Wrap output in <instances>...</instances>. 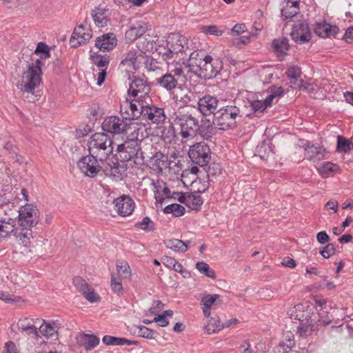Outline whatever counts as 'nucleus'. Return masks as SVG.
Here are the masks:
<instances>
[{
  "label": "nucleus",
  "instance_id": "obj_1",
  "mask_svg": "<svg viewBox=\"0 0 353 353\" xmlns=\"http://www.w3.org/2000/svg\"><path fill=\"white\" fill-rule=\"evenodd\" d=\"M187 65L190 71L204 79L215 77L223 68V62L220 59H213L210 55L204 56L196 51L191 53Z\"/></svg>",
  "mask_w": 353,
  "mask_h": 353
},
{
  "label": "nucleus",
  "instance_id": "obj_2",
  "mask_svg": "<svg viewBox=\"0 0 353 353\" xmlns=\"http://www.w3.org/2000/svg\"><path fill=\"white\" fill-rule=\"evenodd\" d=\"M173 125L179 128V134L183 139H192L196 136V128L199 119L191 110L180 108L176 111L169 113Z\"/></svg>",
  "mask_w": 353,
  "mask_h": 353
},
{
  "label": "nucleus",
  "instance_id": "obj_3",
  "mask_svg": "<svg viewBox=\"0 0 353 353\" xmlns=\"http://www.w3.org/2000/svg\"><path fill=\"white\" fill-rule=\"evenodd\" d=\"M88 151L90 155L99 159V161H105L113 152V141L105 133H95L88 141Z\"/></svg>",
  "mask_w": 353,
  "mask_h": 353
},
{
  "label": "nucleus",
  "instance_id": "obj_4",
  "mask_svg": "<svg viewBox=\"0 0 353 353\" xmlns=\"http://www.w3.org/2000/svg\"><path fill=\"white\" fill-rule=\"evenodd\" d=\"M241 111L236 105H226L219 108L214 116L212 123L215 127L221 130H228L236 126L237 117H241Z\"/></svg>",
  "mask_w": 353,
  "mask_h": 353
},
{
  "label": "nucleus",
  "instance_id": "obj_5",
  "mask_svg": "<svg viewBox=\"0 0 353 353\" xmlns=\"http://www.w3.org/2000/svg\"><path fill=\"white\" fill-rule=\"evenodd\" d=\"M140 157L141 163H148L151 169L158 172H162L170 164L168 157L161 151H158L151 143L143 146V150Z\"/></svg>",
  "mask_w": 353,
  "mask_h": 353
},
{
  "label": "nucleus",
  "instance_id": "obj_6",
  "mask_svg": "<svg viewBox=\"0 0 353 353\" xmlns=\"http://www.w3.org/2000/svg\"><path fill=\"white\" fill-rule=\"evenodd\" d=\"M141 141L137 137L128 139L123 143L117 145V160L122 162H128L134 159V162L141 163V153L143 150V147H141Z\"/></svg>",
  "mask_w": 353,
  "mask_h": 353
},
{
  "label": "nucleus",
  "instance_id": "obj_7",
  "mask_svg": "<svg viewBox=\"0 0 353 353\" xmlns=\"http://www.w3.org/2000/svg\"><path fill=\"white\" fill-rule=\"evenodd\" d=\"M12 218H14V222L18 219L19 226L20 228H33L39 221V212L37 208L32 204H26L22 206L19 210L10 209Z\"/></svg>",
  "mask_w": 353,
  "mask_h": 353
},
{
  "label": "nucleus",
  "instance_id": "obj_8",
  "mask_svg": "<svg viewBox=\"0 0 353 353\" xmlns=\"http://www.w3.org/2000/svg\"><path fill=\"white\" fill-rule=\"evenodd\" d=\"M42 61L37 59L34 64L30 65L28 70L23 74L21 90L23 92L33 93L34 89L39 85L41 81Z\"/></svg>",
  "mask_w": 353,
  "mask_h": 353
},
{
  "label": "nucleus",
  "instance_id": "obj_9",
  "mask_svg": "<svg viewBox=\"0 0 353 353\" xmlns=\"http://www.w3.org/2000/svg\"><path fill=\"white\" fill-rule=\"evenodd\" d=\"M188 156L194 163L203 167L208 164L211 159L210 149L205 143H197L190 147Z\"/></svg>",
  "mask_w": 353,
  "mask_h": 353
},
{
  "label": "nucleus",
  "instance_id": "obj_10",
  "mask_svg": "<svg viewBox=\"0 0 353 353\" xmlns=\"http://www.w3.org/2000/svg\"><path fill=\"white\" fill-rule=\"evenodd\" d=\"M99 159L90 154L82 157L78 161V167L85 176L94 177L100 172L101 168L99 165Z\"/></svg>",
  "mask_w": 353,
  "mask_h": 353
},
{
  "label": "nucleus",
  "instance_id": "obj_11",
  "mask_svg": "<svg viewBox=\"0 0 353 353\" xmlns=\"http://www.w3.org/2000/svg\"><path fill=\"white\" fill-rule=\"evenodd\" d=\"M126 118L121 119L117 116L106 117L102 123V129L111 134H121L126 130Z\"/></svg>",
  "mask_w": 353,
  "mask_h": 353
},
{
  "label": "nucleus",
  "instance_id": "obj_12",
  "mask_svg": "<svg viewBox=\"0 0 353 353\" xmlns=\"http://www.w3.org/2000/svg\"><path fill=\"white\" fill-rule=\"evenodd\" d=\"M219 100L216 97L207 94L200 98L197 102L198 110L203 116H208L219 110Z\"/></svg>",
  "mask_w": 353,
  "mask_h": 353
},
{
  "label": "nucleus",
  "instance_id": "obj_13",
  "mask_svg": "<svg viewBox=\"0 0 353 353\" xmlns=\"http://www.w3.org/2000/svg\"><path fill=\"white\" fill-rule=\"evenodd\" d=\"M92 36V30L89 27L82 24L79 25L74 29L70 39V44L72 48H77L90 41Z\"/></svg>",
  "mask_w": 353,
  "mask_h": 353
},
{
  "label": "nucleus",
  "instance_id": "obj_14",
  "mask_svg": "<svg viewBox=\"0 0 353 353\" xmlns=\"http://www.w3.org/2000/svg\"><path fill=\"white\" fill-rule=\"evenodd\" d=\"M150 92V87L147 81L141 78L135 77L130 85L128 90L130 96L137 97L141 99L145 96H148Z\"/></svg>",
  "mask_w": 353,
  "mask_h": 353
},
{
  "label": "nucleus",
  "instance_id": "obj_15",
  "mask_svg": "<svg viewBox=\"0 0 353 353\" xmlns=\"http://www.w3.org/2000/svg\"><path fill=\"white\" fill-rule=\"evenodd\" d=\"M292 39L297 43H305L311 39V32L309 26L305 22L299 23L293 26L291 32Z\"/></svg>",
  "mask_w": 353,
  "mask_h": 353
},
{
  "label": "nucleus",
  "instance_id": "obj_16",
  "mask_svg": "<svg viewBox=\"0 0 353 353\" xmlns=\"http://www.w3.org/2000/svg\"><path fill=\"white\" fill-rule=\"evenodd\" d=\"M113 203L116 210L121 216H128L134 210V203L133 200L129 196L123 194L114 199Z\"/></svg>",
  "mask_w": 353,
  "mask_h": 353
},
{
  "label": "nucleus",
  "instance_id": "obj_17",
  "mask_svg": "<svg viewBox=\"0 0 353 353\" xmlns=\"http://www.w3.org/2000/svg\"><path fill=\"white\" fill-rule=\"evenodd\" d=\"M141 111L143 113V118L154 123H162L166 118L163 109L154 105H145Z\"/></svg>",
  "mask_w": 353,
  "mask_h": 353
},
{
  "label": "nucleus",
  "instance_id": "obj_18",
  "mask_svg": "<svg viewBox=\"0 0 353 353\" xmlns=\"http://www.w3.org/2000/svg\"><path fill=\"white\" fill-rule=\"evenodd\" d=\"M304 149L305 151V155L307 159L314 161H319L325 159L328 154V151L326 148L323 146H316L310 143H307L304 145Z\"/></svg>",
  "mask_w": 353,
  "mask_h": 353
},
{
  "label": "nucleus",
  "instance_id": "obj_19",
  "mask_svg": "<svg viewBox=\"0 0 353 353\" xmlns=\"http://www.w3.org/2000/svg\"><path fill=\"white\" fill-rule=\"evenodd\" d=\"M117 44V39L114 33L104 34L95 40V46L103 52L114 49Z\"/></svg>",
  "mask_w": 353,
  "mask_h": 353
},
{
  "label": "nucleus",
  "instance_id": "obj_20",
  "mask_svg": "<svg viewBox=\"0 0 353 353\" xmlns=\"http://www.w3.org/2000/svg\"><path fill=\"white\" fill-rule=\"evenodd\" d=\"M187 45V39L179 33H172L167 40L168 48L176 54L183 52Z\"/></svg>",
  "mask_w": 353,
  "mask_h": 353
},
{
  "label": "nucleus",
  "instance_id": "obj_21",
  "mask_svg": "<svg viewBox=\"0 0 353 353\" xmlns=\"http://www.w3.org/2000/svg\"><path fill=\"white\" fill-rule=\"evenodd\" d=\"M321 320L307 319L306 322H301L297 327V333L300 336L307 338L319 329Z\"/></svg>",
  "mask_w": 353,
  "mask_h": 353
},
{
  "label": "nucleus",
  "instance_id": "obj_22",
  "mask_svg": "<svg viewBox=\"0 0 353 353\" xmlns=\"http://www.w3.org/2000/svg\"><path fill=\"white\" fill-rule=\"evenodd\" d=\"M339 28L335 26H331L326 23L325 21L316 22L314 25V32L320 37L326 38L335 36L338 32Z\"/></svg>",
  "mask_w": 353,
  "mask_h": 353
},
{
  "label": "nucleus",
  "instance_id": "obj_23",
  "mask_svg": "<svg viewBox=\"0 0 353 353\" xmlns=\"http://www.w3.org/2000/svg\"><path fill=\"white\" fill-rule=\"evenodd\" d=\"M212 121L208 119L202 118L198 121V126L196 128V135L199 134L204 139H210L214 134V128Z\"/></svg>",
  "mask_w": 353,
  "mask_h": 353
},
{
  "label": "nucleus",
  "instance_id": "obj_24",
  "mask_svg": "<svg viewBox=\"0 0 353 353\" xmlns=\"http://www.w3.org/2000/svg\"><path fill=\"white\" fill-rule=\"evenodd\" d=\"M107 12V10L100 8H95L92 11V17L97 26L101 28L108 26L110 19Z\"/></svg>",
  "mask_w": 353,
  "mask_h": 353
},
{
  "label": "nucleus",
  "instance_id": "obj_25",
  "mask_svg": "<svg viewBox=\"0 0 353 353\" xmlns=\"http://www.w3.org/2000/svg\"><path fill=\"white\" fill-rule=\"evenodd\" d=\"M287 77L290 79V85L291 88H300L302 81L300 79L301 75V70L298 66H292L289 68L286 71Z\"/></svg>",
  "mask_w": 353,
  "mask_h": 353
},
{
  "label": "nucleus",
  "instance_id": "obj_26",
  "mask_svg": "<svg viewBox=\"0 0 353 353\" xmlns=\"http://www.w3.org/2000/svg\"><path fill=\"white\" fill-rule=\"evenodd\" d=\"M14 218H2L0 219V239L7 237L14 231L15 227Z\"/></svg>",
  "mask_w": 353,
  "mask_h": 353
},
{
  "label": "nucleus",
  "instance_id": "obj_27",
  "mask_svg": "<svg viewBox=\"0 0 353 353\" xmlns=\"http://www.w3.org/2000/svg\"><path fill=\"white\" fill-rule=\"evenodd\" d=\"M159 85L168 91H170L175 88L178 84V80L171 73H166L160 78L157 79Z\"/></svg>",
  "mask_w": 353,
  "mask_h": 353
},
{
  "label": "nucleus",
  "instance_id": "obj_28",
  "mask_svg": "<svg viewBox=\"0 0 353 353\" xmlns=\"http://www.w3.org/2000/svg\"><path fill=\"white\" fill-rule=\"evenodd\" d=\"M100 342V339L94 334H83L81 337V345L86 351H90L95 348Z\"/></svg>",
  "mask_w": 353,
  "mask_h": 353
},
{
  "label": "nucleus",
  "instance_id": "obj_29",
  "mask_svg": "<svg viewBox=\"0 0 353 353\" xmlns=\"http://www.w3.org/2000/svg\"><path fill=\"white\" fill-rule=\"evenodd\" d=\"M147 28L143 24L138 23L137 26L131 27L125 32V39L130 41H134L138 37H141L144 34Z\"/></svg>",
  "mask_w": 353,
  "mask_h": 353
},
{
  "label": "nucleus",
  "instance_id": "obj_30",
  "mask_svg": "<svg viewBox=\"0 0 353 353\" xmlns=\"http://www.w3.org/2000/svg\"><path fill=\"white\" fill-rule=\"evenodd\" d=\"M163 244L167 248L174 252L184 253L188 250V244L177 239L165 240Z\"/></svg>",
  "mask_w": 353,
  "mask_h": 353
},
{
  "label": "nucleus",
  "instance_id": "obj_31",
  "mask_svg": "<svg viewBox=\"0 0 353 353\" xmlns=\"http://www.w3.org/2000/svg\"><path fill=\"white\" fill-rule=\"evenodd\" d=\"M140 55L141 54L139 53L137 50L131 49L125 54V58L121 61V65L128 66L130 70H131V69L134 70L137 66V59Z\"/></svg>",
  "mask_w": 353,
  "mask_h": 353
},
{
  "label": "nucleus",
  "instance_id": "obj_32",
  "mask_svg": "<svg viewBox=\"0 0 353 353\" xmlns=\"http://www.w3.org/2000/svg\"><path fill=\"white\" fill-rule=\"evenodd\" d=\"M272 48L278 55H285L290 48L288 39L285 37L274 39Z\"/></svg>",
  "mask_w": 353,
  "mask_h": 353
},
{
  "label": "nucleus",
  "instance_id": "obj_33",
  "mask_svg": "<svg viewBox=\"0 0 353 353\" xmlns=\"http://www.w3.org/2000/svg\"><path fill=\"white\" fill-rule=\"evenodd\" d=\"M299 11V1L294 0L291 3H286V6L281 9V15L285 19H291Z\"/></svg>",
  "mask_w": 353,
  "mask_h": 353
},
{
  "label": "nucleus",
  "instance_id": "obj_34",
  "mask_svg": "<svg viewBox=\"0 0 353 353\" xmlns=\"http://www.w3.org/2000/svg\"><path fill=\"white\" fill-rule=\"evenodd\" d=\"M21 232L16 231L14 235L24 247L28 248L30 245V240L32 238L31 228H21Z\"/></svg>",
  "mask_w": 353,
  "mask_h": 353
},
{
  "label": "nucleus",
  "instance_id": "obj_35",
  "mask_svg": "<svg viewBox=\"0 0 353 353\" xmlns=\"http://www.w3.org/2000/svg\"><path fill=\"white\" fill-rule=\"evenodd\" d=\"M19 328L29 335L38 336L37 327L33 324V319L24 318L19 321Z\"/></svg>",
  "mask_w": 353,
  "mask_h": 353
},
{
  "label": "nucleus",
  "instance_id": "obj_36",
  "mask_svg": "<svg viewBox=\"0 0 353 353\" xmlns=\"http://www.w3.org/2000/svg\"><path fill=\"white\" fill-rule=\"evenodd\" d=\"M92 63L99 69H107L110 63V58L107 55L94 53L90 57Z\"/></svg>",
  "mask_w": 353,
  "mask_h": 353
},
{
  "label": "nucleus",
  "instance_id": "obj_37",
  "mask_svg": "<svg viewBox=\"0 0 353 353\" xmlns=\"http://www.w3.org/2000/svg\"><path fill=\"white\" fill-rule=\"evenodd\" d=\"M137 48L141 53L150 52L154 48V40L151 39V37L148 34L141 37L137 42Z\"/></svg>",
  "mask_w": 353,
  "mask_h": 353
},
{
  "label": "nucleus",
  "instance_id": "obj_38",
  "mask_svg": "<svg viewBox=\"0 0 353 353\" xmlns=\"http://www.w3.org/2000/svg\"><path fill=\"white\" fill-rule=\"evenodd\" d=\"M145 105H143L140 101L136 103L130 102L129 104V110L131 113L127 112L130 118L132 119H137L141 117H143V113L141 110L145 108Z\"/></svg>",
  "mask_w": 353,
  "mask_h": 353
},
{
  "label": "nucleus",
  "instance_id": "obj_39",
  "mask_svg": "<svg viewBox=\"0 0 353 353\" xmlns=\"http://www.w3.org/2000/svg\"><path fill=\"white\" fill-rule=\"evenodd\" d=\"M116 267L119 276L118 278L128 279L131 276V270L128 263L125 261H117Z\"/></svg>",
  "mask_w": 353,
  "mask_h": 353
},
{
  "label": "nucleus",
  "instance_id": "obj_40",
  "mask_svg": "<svg viewBox=\"0 0 353 353\" xmlns=\"http://www.w3.org/2000/svg\"><path fill=\"white\" fill-rule=\"evenodd\" d=\"M223 328H224V325L220 324V320L219 318H212L209 320L208 323L204 327V329L209 334L218 332Z\"/></svg>",
  "mask_w": 353,
  "mask_h": 353
},
{
  "label": "nucleus",
  "instance_id": "obj_41",
  "mask_svg": "<svg viewBox=\"0 0 353 353\" xmlns=\"http://www.w3.org/2000/svg\"><path fill=\"white\" fill-rule=\"evenodd\" d=\"M336 150L339 152H350V151L352 150L351 140L349 141L342 136H338Z\"/></svg>",
  "mask_w": 353,
  "mask_h": 353
},
{
  "label": "nucleus",
  "instance_id": "obj_42",
  "mask_svg": "<svg viewBox=\"0 0 353 353\" xmlns=\"http://www.w3.org/2000/svg\"><path fill=\"white\" fill-rule=\"evenodd\" d=\"M166 214H172L175 216H180L184 214L185 208L178 203H172L168 205L163 210Z\"/></svg>",
  "mask_w": 353,
  "mask_h": 353
},
{
  "label": "nucleus",
  "instance_id": "obj_43",
  "mask_svg": "<svg viewBox=\"0 0 353 353\" xmlns=\"http://www.w3.org/2000/svg\"><path fill=\"white\" fill-rule=\"evenodd\" d=\"M174 98L176 101H179L182 104L186 105L192 101V99L194 98V94L190 91L185 90H182L180 94H176Z\"/></svg>",
  "mask_w": 353,
  "mask_h": 353
},
{
  "label": "nucleus",
  "instance_id": "obj_44",
  "mask_svg": "<svg viewBox=\"0 0 353 353\" xmlns=\"http://www.w3.org/2000/svg\"><path fill=\"white\" fill-rule=\"evenodd\" d=\"M339 169V166L331 162H325L318 169L320 174L324 177L327 176L330 173L336 172Z\"/></svg>",
  "mask_w": 353,
  "mask_h": 353
},
{
  "label": "nucleus",
  "instance_id": "obj_45",
  "mask_svg": "<svg viewBox=\"0 0 353 353\" xmlns=\"http://www.w3.org/2000/svg\"><path fill=\"white\" fill-rule=\"evenodd\" d=\"M219 294H204L201 299V302L205 307H211L215 303L221 304L222 302L219 300Z\"/></svg>",
  "mask_w": 353,
  "mask_h": 353
},
{
  "label": "nucleus",
  "instance_id": "obj_46",
  "mask_svg": "<svg viewBox=\"0 0 353 353\" xmlns=\"http://www.w3.org/2000/svg\"><path fill=\"white\" fill-rule=\"evenodd\" d=\"M196 269L206 276L214 279L216 276L214 270H211L209 265L203 261L197 262L196 264Z\"/></svg>",
  "mask_w": 353,
  "mask_h": 353
},
{
  "label": "nucleus",
  "instance_id": "obj_47",
  "mask_svg": "<svg viewBox=\"0 0 353 353\" xmlns=\"http://www.w3.org/2000/svg\"><path fill=\"white\" fill-rule=\"evenodd\" d=\"M49 47L47 44H46L43 42H39L38 43L37 48L34 50L35 54L41 53V55L40 57V60L41 59H46L47 58H49L50 57V53L49 51Z\"/></svg>",
  "mask_w": 353,
  "mask_h": 353
},
{
  "label": "nucleus",
  "instance_id": "obj_48",
  "mask_svg": "<svg viewBox=\"0 0 353 353\" xmlns=\"http://www.w3.org/2000/svg\"><path fill=\"white\" fill-rule=\"evenodd\" d=\"M136 227L141 230L150 232L154 230V223L148 216H145L141 221L136 224Z\"/></svg>",
  "mask_w": 353,
  "mask_h": 353
},
{
  "label": "nucleus",
  "instance_id": "obj_49",
  "mask_svg": "<svg viewBox=\"0 0 353 353\" xmlns=\"http://www.w3.org/2000/svg\"><path fill=\"white\" fill-rule=\"evenodd\" d=\"M138 330V334L139 336L148 339H154L157 332L154 330H150L148 327L143 325H139L137 327Z\"/></svg>",
  "mask_w": 353,
  "mask_h": 353
},
{
  "label": "nucleus",
  "instance_id": "obj_50",
  "mask_svg": "<svg viewBox=\"0 0 353 353\" xmlns=\"http://www.w3.org/2000/svg\"><path fill=\"white\" fill-rule=\"evenodd\" d=\"M73 284L77 290L81 294L85 293V290L90 287L85 280L80 276H75L73 279Z\"/></svg>",
  "mask_w": 353,
  "mask_h": 353
},
{
  "label": "nucleus",
  "instance_id": "obj_51",
  "mask_svg": "<svg viewBox=\"0 0 353 353\" xmlns=\"http://www.w3.org/2000/svg\"><path fill=\"white\" fill-rule=\"evenodd\" d=\"M221 173L222 171L221 165L218 163L210 164L207 170V175L210 181H212L213 178H215L216 176H219Z\"/></svg>",
  "mask_w": 353,
  "mask_h": 353
},
{
  "label": "nucleus",
  "instance_id": "obj_52",
  "mask_svg": "<svg viewBox=\"0 0 353 353\" xmlns=\"http://www.w3.org/2000/svg\"><path fill=\"white\" fill-rule=\"evenodd\" d=\"M110 285L112 290L114 293L117 294L118 295L123 294V288L121 284V278L115 277L114 276L112 275Z\"/></svg>",
  "mask_w": 353,
  "mask_h": 353
},
{
  "label": "nucleus",
  "instance_id": "obj_53",
  "mask_svg": "<svg viewBox=\"0 0 353 353\" xmlns=\"http://www.w3.org/2000/svg\"><path fill=\"white\" fill-rule=\"evenodd\" d=\"M82 294L90 303H97L101 300V297L90 286L85 290V292Z\"/></svg>",
  "mask_w": 353,
  "mask_h": 353
},
{
  "label": "nucleus",
  "instance_id": "obj_54",
  "mask_svg": "<svg viewBox=\"0 0 353 353\" xmlns=\"http://www.w3.org/2000/svg\"><path fill=\"white\" fill-rule=\"evenodd\" d=\"M201 30L206 34H213L216 36H221L223 33V31L219 30L215 25L204 26L201 28Z\"/></svg>",
  "mask_w": 353,
  "mask_h": 353
},
{
  "label": "nucleus",
  "instance_id": "obj_55",
  "mask_svg": "<svg viewBox=\"0 0 353 353\" xmlns=\"http://www.w3.org/2000/svg\"><path fill=\"white\" fill-rule=\"evenodd\" d=\"M294 345V343L292 340H289L288 343H281L276 347L275 353H288Z\"/></svg>",
  "mask_w": 353,
  "mask_h": 353
},
{
  "label": "nucleus",
  "instance_id": "obj_56",
  "mask_svg": "<svg viewBox=\"0 0 353 353\" xmlns=\"http://www.w3.org/2000/svg\"><path fill=\"white\" fill-rule=\"evenodd\" d=\"M203 204V200L200 195L189 194V207L196 208Z\"/></svg>",
  "mask_w": 353,
  "mask_h": 353
},
{
  "label": "nucleus",
  "instance_id": "obj_57",
  "mask_svg": "<svg viewBox=\"0 0 353 353\" xmlns=\"http://www.w3.org/2000/svg\"><path fill=\"white\" fill-rule=\"evenodd\" d=\"M336 251L335 246L333 243H328L325 247L323 248L322 250L320 251V254L325 259H328L333 254H334Z\"/></svg>",
  "mask_w": 353,
  "mask_h": 353
},
{
  "label": "nucleus",
  "instance_id": "obj_58",
  "mask_svg": "<svg viewBox=\"0 0 353 353\" xmlns=\"http://www.w3.org/2000/svg\"><path fill=\"white\" fill-rule=\"evenodd\" d=\"M250 41V34L247 32L245 35L232 39L233 46L240 47L241 45H246Z\"/></svg>",
  "mask_w": 353,
  "mask_h": 353
},
{
  "label": "nucleus",
  "instance_id": "obj_59",
  "mask_svg": "<svg viewBox=\"0 0 353 353\" xmlns=\"http://www.w3.org/2000/svg\"><path fill=\"white\" fill-rule=\"evenodd\" d=\"M121 338L105 335L103 337L102 341L106 345H120Z\"/></svg>",
  "mask_w": 353,
  "mask_h": 353
},
{
  "label": "nucleus",
  "instance_id": "obj_60",
  "mask_svg": "<svg viewBox=\"0 0 353 353\" xmlns=\"http://www.w3.org/2000/svg\"><path fill=\"white\" fill-rule=\"evenodd\" d=\"M39 329L40 332L46 336H52L54 332H56L54 327L50 324H46L45 325H42Z\"/></svg>",
  "mask_w": 353,
  "mask_h": 353
},
{
  "label": "nucleus",
  "instance_id": "obj_61",
  "mask_svg": "<svg viewBox=\"0 0 353 353\" xmlns=\"http://www.w3.org/2000/svg\"><path fill=\"white\" fill-rule=\"evenodd\" d=\"M164 307V304L161 301H154L152 307L150 308L149 312L151 314H156L157 312L161 311Z\"/></svg>",
  "mask_w": 353,
  "mask_h": 353
},
{
  "label": "nucleus",
  "instance_id": "obj_62",
  "mask_svg": "<svg viewBox=\"0 0 353 353\" xmlns=\"http://www.w3.org/2000/svg\"><path fill=\"white\" fill-rule=\"evenodd\" d=\"M252 109L256 112V111H259V112H263L267 106L265 104L264 101H262V100H256V101H254L252 103Z\"/></svg>",
  "mask_w": 353,
  "mask_h": 353
},
{
  "label": "nucleus",
  "instance_id": "obj_63",
  "mask_svg": "<svg viewBox=\"0 0 353 353\" xmlns=\"http://www.w3.org/2000/svg\"><path fill=\"white\" fill-rule=\"evenodd\" d=\"M4 353H19L15 343L12 341H8L5 344Z\"/></svg>",
  "mask_w": 353,
  "mask_h": 353
},
{
  "label": "nucleus",
  "instance_id": "obj_64",
  "mask_svg": "<svg viewBox=\"0 0 353 353\" xmlns=\"http://www.w3.org/2000/svg\"><path fill=\"white\" fill-rule=\"evenodd\" d=\"M153 321L158 323L159 325L161 327H165L169 323L165 314H159L153 319Z\"/></svg>",
  "mask_w": 353,
  "mask_h": 353
}]
</instances>
